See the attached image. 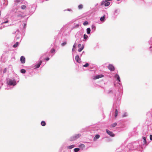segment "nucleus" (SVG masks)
I'll return each mask as SVG.
<instances>
[{
    "mask_svg": "<svg viewBox=\"0 0 152 152\" xmlns=\"http://www.w3.org/2000/svg\"><path fill=\"white\" fill-rule=\"evenodd\" d=\"M79 147L80 148V151H82L85 147V145L84 144H82L79 145Z\"/></svg>",
    "mask_w": 152,
    "mask_h": 152,
    "instance_id": "2eb2a0df",
    "label": "nucleus"
},
{
    "mask_svg": "<svg viewBox=\"0 0 152 152\" xmlns=\"http://www.w3.org/2000/svg\"><path fill=\"white\" fill-rule=\"evenodd\" d=\"M19 43L18 42H17L15 44L13 45V47L14 48L17 47Z\"/></svg>",
    "mask_w": 152,
    "mask_h": 152,
    "instance_id": "a878e982",
    "label": "nucleus"
},
{
    "mask_svg": "<svg viewBox=\"0 0 152 152\" xmlns=\"http://www.w3.org/2000/svg\"><path fill=\"white\" fill-rule=\"evenodd\" d=\"M128 115V113H124L122 115L123 117H126Z\"/></svg>",
    "mask_w": 152,
    "mask_h": 152,
    "instance_id": "5701e85b",
    "label": "nucleus"
},
{
    "mask_svg": "<svg viewBox=\"0 0 152 152\" xmlns=\"http://www.w3.org/2000/svg\"><path fill=\"white\" fill-rule=\"evenodd\" d=\"M115 78L119 82H120V77L118 75L116 74L115 76Z\"/></svg>",
    "mask_w": 152,
    "mask_h": 152,
    "instance_id": "f3484780",
    "label": "nucleus"
},
{
    "mask_svg": "<svg viewBox=\"0 0 152 152\" xmlns=\"http://www.w3.org/2000/svg\"><path fill=\"white\" fill-rule=\"evenodd\" d=\"M42 61H40L37 64L35 65V67L36 68H38L39 67L40 65L42 64Z\"/></svg>",
    "mask_w": 152,
    "mask_h": 152,
    "instance_id": "9b49d317",
    "label": "nucleus"
},
{
    "mask_svg": "<svg viewBox=\"0 0 152 152\" xmlns=\"http://www.w3.org/2000/svg\"><path fill=\"white\" fill-rule=\"evenodd\" d=\"M100 137V135L99 134H96L94 137V140L95 141L97 139H98Z\"/></svg>",
    "mask_w": 152,
    "mask_h": 152,
    "instance_id": "ddd939ff",
    "label": "nucleus"
},
{
    "mask_svg": "<svg viewBox=\"0 0 152 152\" xmlns=\"http://www.w3.org/2000/svg\"><path fill=\"white\" fill-rule=\"evenodd\" d=\"M45 60L47 61H48V60H49V58H46L45 59Z\"/></svg>",
    "mask_w": 152,
    "mask_h": 152,
    "instance_id": "58836bf2",
    "label": "nucleus"
},
{
    "mask_svg": "<svg viewBox=\"0 0 152 152\" xmlns=\"http://www.w3.org/2000/svg\"><path fill=\"white\" fill-rule=\"evenodd\" d=\"M75 145H72L70 146H68L67 147V148L69 149H71L75 147Z\"/></svg>",
    "mask_w": 152,
    "mask_h": 152,
    "instance_id": "dca6fc26",
    "label": "nucleus"
},
{
    "mask_svg": "<svg viewBox=\"0 0 152 152\" xmlns=\"http://www.w3.org/2000/svg\"><path fill=\"white\" fill-rule=\"evenodd\" d=\"M55 50L54 49H52L50 50V52L51 53H53L55 52Z\"/></svg>",
    "mask_w": 152,
    "mask_h": 152,
    "instance_id": "7c9ffc66",
    "label": "nucleus"
},
{
    "mask_svg": "<svg viewBox=\"0 0 152 152\" xmlns=\"http://www.w3.org/2000/svg\"><path fill=\"white\" fill-rule=\"evenodd\" d=\"M21 8L22 9L24 10L26 8V6L25 5H22L21 6Z\"/></svg>",
    "mask_w": 152,
    "mask_h": 152,
    "instance_id": "cd10ccee",
    "label": "nucleus"
},
{
    "mask_svg": "<svg viewBox=\"0 0 152 152\" xmlns=\"http://www.w3.org/2000/svg\"><path fill=\"white\" fill-rule=\"evenodd\" d=\"M26 70L24 69H22L20 70V72L22 73H25L26 72Z\"/></svg>",
    "mask_w": 152,
    "mask_h": 152,
    "instance_id": "c85d7f7f",
    "label": "nucleus"
},
{
    "mask_svg": "<svg viewBox=\"0 0 152 152\" xmlns=\"http://www.w3.org/2000/svg\"><path fill=\"white\" fill-rule=\"evenodd\" d=\"M75 60H76V56H75Z\"/></svg>",
    "mask_w": 152,
    "mask_h": 152,
    "instance_id": "79ce46f5",
    "label": "nucleus"
},
{
    "mask_svg": "<svg viewBox=\"0 0 152 152\" xmlns=\"http://www.w3.org/2000/svg\"><path fill=\"white\" fill-rule=\"evenodd\" d=\"M91 29L90 28H88L87 29V32L88 34H89L90 33Z\"/></svg>",
    "mask_w": 152,
    "mask_h": 152,
    "instance_id": "393cba45",
    "label": "nucleus"
},
{
    "mask_svg": "<svg viewBox=\"0 0 152 152\" xmlns=\"http://www.w3.org/2000/svg\"><path fill=\"white\" fill-rule=\"evenodd\" d=\"M80 136L81 134H77V138L80 137Z\"/></svg>",
    "mask_w": 152,
    "mask_h": 152,
    "instance_id": "f704fd0d",
    "label": "nucleus"
},
{
    "mask_svg": "<svg viewBox=\"0 0 152 152\" xmlns=\"http://www.w3.org/2000/svg\"><path fill=\"white\" fill-rule=\"evenodd\" d=\"M142 140L143 142V144H147V142L146 140V139L145 137H143L142 138Z\"/></svg>",
    "mask_w": 152,
    "mask_h": 152,
    "instance_id": "f8f14e48",
    "label": "nucleus"
},
{
    "mask_svg": "<svg viewBox=\"0 0 152 152\" xmlns=\"http://www.w3.org/2000/svg\"><path fill=\"white\" fill-rule=\"evenodd\" d=\"M83 7V6L82 4H80L78 6V9L79 10H81L82 9Z\"/></svg>",
    "mask_w": 152,
    "mask_h": 152,
    "instance_id": "b1692460",
    "label": "nucleus"
},
{
    "mask_svg": "<svg viewBox=\"0 0 152 152\" xmlns=\"http://www.w3.org/2000/svg\"><path fill=\"white\" fill-rule=\"evenodd\" d=\"M66 44V42H64L62 43L61 44V45L62 46H64Z\"/></svg>",
    "mask_w": 152,
    "mask_h": 152,
    "instance_id": "473e14b6",
    "label": "nucleus"
},
{
    "mask_svg": "<svg viewBox=\"0 0 152 152\" xmlns=\"http://www.w3.org/2000/svg\"><path fill=\"white\" fill-rule=\"evenodd\" d=\"M78 47L79 48L78 51L79 52H81L84 48V46L83 45L79 44L78 45Z\"/></svg>",
    "mask_w": 152,
    "mask_h": 152,
    "instance_id": "39448f33",
    "label": "nucleus"
},
{
    "mask_svg": "<svg viewBox=\"0 0 152 152\" xmlns=\"http://www.w3.org/2000/svg\"><path fill=\"white\" fill-rule=\"evenodd\" d=\"M77 62L79 63H80V59L78 56H77Z\"/></svg>",
    "mask_w": 152,
    "mask_h": 152,
    "instance_id": "412c9836",
    "label": "nucleus"
},
{
    "mask_svg": "<svg viewBox=\"0 0 152 152\" xmlns=\"http://www.w3.org/2000/svg\"><path fill=\"white\" fill-rule=\"evenodd\" d=\"M75 44L73 46V48L72 49V51H74L75 50Z\"/></svg>",
    "mask_w": 152,
    "mask_h": 152,
    "instance_id": "72a5a7b5",
    "label": "nucleus"
},
{
    "mask_svg": "<svg viewBox=\"0 0 152 152\" xmlns=\"http://www.w3.org/2000/svg\"><path fill=\"white\" fill-rule=\"evenodd\" d=\"M7 83L8 85H10V86H15L16 84V81L15 80H12L11 79H10L7 82Z\"/></svg>",
    "mask_w": 152,
    "mask_h": 152,
    "instance_id": "7ed1b4c3",
    "label": "nucleus"
},
{
    "mask_svg": "<svg viewBox=\"0 0 152 152\" xmlns=\"http://www.w3.org/2000/svg\"><path fill=\"white\" fill-rule=\"evenodd\" d=\"M20 0H16L15 1V2L16 3H18V2H20Z\"/></svg>",
    "mask_w": 152,
    "mask_h": 152,
    "instance_id": "ea45409f",
    "label": "nucleus"
},
{
    "mask_svg": "<svg viewBox=\"0 0 152 152\" xmlns=\"http://www.w3.org/2000/svg\"><path fill=\"white\" fill-rule=\"evenodd\" d=\"M76 139V136L75 135L71 137L69 139V140L71 141H72L75 140Z\"/></svg>",
    "mask_w": 152,
    "mask_h": 152,
    "instance_id": "4468645a",
    "label": "nucleus"
},
{
    "mask_svg": "<svg viewBox=\"0 0 152 152\" xmlns=\"http://www.w3.org/2000/svg\"><path fill=\"white\" fill-rule=\"evenodd\" d=\"M110 4V2H105V1H103L102 2L101 5H104L105 6L107 7Z\"/></svg>",
    "mask_w": 152,
    "mask_h": 152,
    "instance_id": "423d86ee",
    "label": "nucleus"
},
{
    "mask_svg": "<svg viewBox=\"0 0 152 152\" xmlns=\"http://www.w3.org/2000/svg\"><path fill=\"white\" fill-rule=\"evenodd\" d=\"M128 147H129L130 150H133L136 149L140 150L141 146L137 142H134L132 143L129 144L128 145Z\"/></svg>",
    "mask_w": 152,
    "mask_h": 152,
    "instance_id": "f257e3e1",
    "label": "nucleus"
},
{
    "mask_svg": "<svg viewBox=\"0 0 152 152\" xmlns=\"http://www.w3.org/2000/svg\"><path fill=\"white\" fill-rule=\"evenodd\" d=\"M41 124L42 126H45L46 125V123L44 121H42L41 123Z\"/></svg>",
    "mask_w": 152,
    "mask_h": 152,
    "instance_id": "a211bd4d",
    "label": "nucleus"
},
{
    "mask_svg": "<svg viewBox=\"0 0 152 152\" xmlns=\"http://www.w3.org/2000/svg\"><path fill=\"white\" fill-rule=\"evenodd\" d=\"M106 131L107 133L110 137H113L115 136V134L113 132L110 131L108 129H106Z\"/></svg>",
    "mask_w": 152,
    "mask_h": 152,
    "instance_id": "20e7f679",
    "label": "nucleus"
},
{
    "mask_svg": "<svg viewBox=\"0 0 152 152\" xmlns=\"http://www.w3.org/2000/svg\"><path fill=\"white\" fill-rule=\"evenodd\" d=\"M116 109L115 110V115L114 116L115 118H116L118 115V109L119 108V106H116Z\"/></svg>",
    "mask_w": 152,
    "mask_h": 152,
    "instance_id": "6e6552de",
    "label": "nucleus"
},
{
    "mask_svg": "<svg viewBox=\"0 0 152 152\" xmlns=\"http://www.w3.org/2000/svg\"><path fill=\"white\" fill-rule=\"evenodd\" d=\"M103 77V75H96V76H95L94 77V79H98L99 78Z\"/></svg>",
    "mask_w": 152,
    "mask_h": 152,
    "instance_id": "1a4fd4ad",
    "label": "nucleus"
},
{
    "mask_svg": "<svg viewBox=\"0 0 152 152\" xmlns=\"http://www.w3.org/2000/svg\"><path fill=\"white\" fill-rule=\"evenodd\" d=\"M105 19V18L104 17V15L103 16L101 17L100 18V20L102 21H104Z\"/></svg>",
    "mask_w": 152,
    "mask_h": 152,
    "instance_id": "4be33fe9",
    "label": "nucleus"
},
{
    "mask_svg": "<svg viewBox=\"0 0 152 152\" xmlns=\"http://www.w3.org/2000/svg\"><path fill=\"white\" fill-rule=\"evenodd\" d=\"M25 57L23 56H21L20 58V61L23 64H24L25 62Z\"/></svg>",
    "mask_w": 152,
    "mask_h": 152,
    "instance_id": "9d476101",
    "label": "nucleus"
},
{
    "mask_svg": "<svg viewBox=\"0 0 152 152\" xmlns=\"http://www.w3.org/2000/svg\"><path fill=\"white\" fill-rule=\"evenodd\" d=\"M8 20H7V21H5V22H3L2 23H1V24H4V23H8Z\"/></svg>",
    "mask_w": 152,
    "mask_h": 152,
    "instance_id": "c9c22d12",
    "label": "nucleus"
},
{
    "mask_svg": "<svg viewBox=\"0 0 152 152\" xmlns=\"http://www.w3.org/2000/svg\"><path fill=\"white\" fill-rule=\"evenodd\" d=\"M88 37V36L87 35H86V34L84 35L83 38L85 40Z\"/></svg>",
    "mask_w": 152,
    "mask_h": 152,
    "instance_id": "bb28decb",
    "label": "nucleus"
},
{
    "mask_svg": "<svg viewBox=\"0 0 152 152\" xmlns=\"http://www.w3.org/2000/svg\"><path fill=\"white\" fill-rule=\"evenodd\" d=\"M80 150V148H77V152Z\"/></svg>",
    "mask_w": 152,
    "mask_h": 152,
    "instance_id": "e433bc0d",
    "label": "nucleus"
},
{
    "mask_svg": "<svg viewBox=\"0 0 152 152\" xmlns=\"http://www.w3.org/2000/svg\"><path fill=\"white\" fill-rule=\"evenodd\" d=\"M121 98L120 96H115L114 98L115 102L114 105H115V104L117 103L118 104H120L119 101Z\"/></svg>",
    "mask_w": 152,
    "mask_h": 152,
    "instance_id": "f03ea898",
    "label": "nucleus"
},
{
    "mask_svg": "<svg viewBox=\"0 0 152 152\" xmlns=\"http://www.w3.org/2000/svg\"><path fill=\"white\" fill-rule=\"evenodd\" d=\"M89 66V64L88 63H86L85 64L83 65V66L85 67H88Z\"/></svg>",
    "mask_w": 152,
    "mask_h": 152,
    "instance_id": "2f4dec72",
    "label": "nucleus"
},
{
    "mask_svg": "<svg viewBox=\"0 0 152 152\" xmlns=\"http://www.w3.org/2000/svg\"><path fill=\"white\" fill-rule=\"evenodd\" d=\"M108 69L111 71H114L115 70L114 66L112 64H109L107 66Z\"/></svg>",
    "mask_w": 152,
    "mask_h": 152,
    "instance_id": "0eeeda50",
    "label": "nucleus"
},
{
    "mask_svg": "<svg viewBox=\"0 0 152 152\" xmlns=\"http://www.w3.org/2000/svg\"><path fill=\"white\" fill-rule=\"evenodd\" d=\"M88 24V22L87 21H85L83 23V25L84 26Z\"/></svg>",
    "mask_w": 152,
    "mask_h": 152,
    "instance_id": "c756f323",
    "label": "nucleus"
},
{
    "mask_svg": "<svg viewBox=\"0 0 152 152\" xmlns=\"http://www.w3.org/2000/svg\"><path fill=\"white\" fill-rule=\"evenodd\" d=\"M74 151L75 152H76V148H75L74 149Z\"/></svg>",
    "mask_w": 152,
    "mask_h": 152,
    "instance_id": "a19ab883",
    "label": "nucleus"
},
{
    "mask_svg": "<svg viewBox=\"0 0 152 152\" xmlns=\"http://www.w3.org/2000/svg\"><path fill=\"white\" fill-rule=\"evenodd\" d=\"M117 125V123L116 122L114 123L111 125V127H114L116 126Z\"/></svg>",
    "mask_w": 152,
    "mask_h": 152,
    "instance_id": "6ab92c4d",
    "label": "nucleus"
},
{
    "mask_svg": "<svg viewBox=\"0 0 152 152\" xmlns=\"http://www.w3.org/2000/svg\"><path fill=\"white\" fill-rule=\"evenodd\" d=\"M152 110H151V111L150 112H148L147 113V115H150V116L152 117Z\"/></svg>",
    "mask_w": 152,
    "mask_h": 152,
    "instance_id": "aec40b11",
    "label": "nucleus"
},
{
    "mask_svg": "<svg viewBox=\"0 0 152 152\" xmlns=\"http://www.w3.org/2000/svg\"><path fill=\"white\" fill-rule=\"evenodd\" d=\"M150 139L152 140V135H150Z\"/></svg>",
    "mask_w": 152,
    "mask_h": 152,
    "instance_id": "4c0bfd02",
    "label": "nucleus"
}]
</instances>
